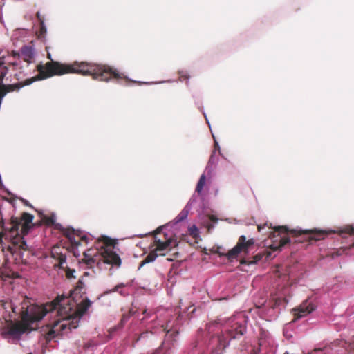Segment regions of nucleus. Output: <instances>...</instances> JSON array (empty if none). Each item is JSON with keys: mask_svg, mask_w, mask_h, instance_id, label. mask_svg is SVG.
<instances>
[{"mask_svg": "<svg viewBox=\"0 0 354 354\" xmlns=\"http://www.w3.org/2000/svg\"><path fill=\"white\" fill-rule=\"evenodd\" d=\"M47 58H48V59H49L50 60V62H54V61L53 60V59H52V57H51V55H50V53H48V54H47Z\"/></svg>", "mask_w": 354, "mask_h": 354, "instance_id": "393cba45", "label": "nucleus"}, {"mask_svg": "<svg viewBox=\"0 0 354 354\" xmlns=\"http://www.w3.org/2000/svg\"><path fill=\"white\" fill-rule=\"evenodd\" d=\"M353 349H354V344H353Z\"/></svg>", "mask_w": 354, "mask_h": 354, "instance_id": "2f4dec72", "label": "nucleus"}, {"mask_svg": "<svg viewBox=\"0 0 354 354\" xmlns=\"http://www.w3.org/2000/svg\"><path fill=\"white\" fill-rule=\"evenodd\" d=\"M120 294L122 295H124L122 291L120 292Z\"/></svg>", "mask_w": 354, "mask_h": 354, "instance_id": "c85d7f7f", "label": "nucleus"}, {"mask_svg": "<svg viewBox=\"0 0 354 354\" xmlns=\"http://www.w3.org/2000/svg\"><path fill=\"white\" fill-rule=\"evenodd\" d=\"M189 234L194 239H197L199 236L198 229L195 225H192L188 229Z\"/></svg>", "mask_w": 354, "mask_h": 354, "instance_id": "f3484780", "label": "nucleus"}, {"mask_svg": "<svg viewBox=\"0 0 354 354\" xmlns=\"http://www.w3.org/2000/svg\"><path fill=\"white\" fill-rule=\"evenodd\" d=\"M273 233V236L277 238L275 242L279 241L277 244L273 243L270 245V248L274 251L280 250L282 247L291 242L290 238L287 236L288 234L291 235L292 238H295L294 243H301L303 240L300 237L302 236H306L308 241H319L324 239V237L328 234L326 231L318 230L317 229L309 230H288L286 226L275 227Z\"/></svg>", "mask_w": 354, "mask_h": 354, "instance_id": "f03ea898", "label": "nucleus"}, {"mask_svg": "<svg viewBox=\"0 0 354 354\" xmlns=\"http://www.w3.org/2000/svg\"><path fill=\"white\" fill-rule=\"evenodd\" d=\"M246 328L244 325L238 322L232 323L226 328L225 333L219 335L212 339V343H216V348L212 349V354H222L223 351L233 339H240L245 333Z\"/></svg>", "mask_w": 354, "mask_h": 354, "instance_id": "20e7f679", "label": "nucleus"}, {"mask_svg": "<svg viewBox=\"0 0 354 354\" xmlns=\"http://www.w3.org/2000/svg\"><path fill=\"white\" fill-rule=\"evenodd\" d=\"M212 156L210 157L209 162H211V161H212Z\"/></svg>", "mask_w": 354, "mask_h": 354, "instance_id": "c756f323", "label": "nucleus"}, {"mask_svg": "<svg viewBox=\"0 0 354 354\" xmlns=\"http://www.w3.org/2000/svg\"><path fill=\"white\" fill-rule=\"evenodd\" d=\"M167 325L165 326H162L163 330L166 333V334L162 346L166 350L171 349L174 346V344L177 342V338L179 334L177 329H167Z\"/></svg>", "mask_w": 354, "mask_h": 354, "instance_id": "6e6552de", "label": "nucleus"}, {"mask_svg": "<svg viewBox=\"0 0 354 354\" xmlns=\"http://www.w3.org/2000/svg\"><path fill=\"white\" fill-rule=\"evenodd\" d=\"M262 257H263V255L261 254H257L253 257L252 261H248V260L243 259L241 261V264H248V265L252 264V263H256L258 261H259L260 260H261Z\"/></svg>", "mask_w": 354, "mask_h": 354, "instance_id": "dca6fc26", "label": "nucleus"}, {"mask_svg": "<svg viewBox=\"0 0 354 354\" xmlns=\"http://www.w3.org/2000/svg\"><path fill=\"white\" fill-rule=\"evenodd\" d=\"M206 182V177L205 174H202L199 178V180L196 185V192L200 194L203 189V187Z\"/></svg>", "mask_w": 354, "mask_h": 354, "instance_id": "2eb2a0df", "label": "nucleus"}, {"mask_svg": "<svg viewBox=\"0 0 354 354\" xmlns=\"http://www.w3.org/2000/svg\"><path fill=\"white\" fill-rule=\"evenodd\" d=\"M21 201H22V203L26 205V206H29V207H31V205L29 203V202L26 200V199H24V198H21Z\"/></svg>", "mask_w": 354, "mask_h": 354, "instance_id": "5701e85b", "label": "nucleus"}, {"mask_svg": "<svg viewBox=\"0 0 354 354\" xmlns=\"http://www.w3.org/2000/svg\"><path fill=\"white\" fill-rule=\"evenodd\" d=\"M124 286V283H120L114 287V288L111 290V292H118V290Z\"/></svg>", "mask_w": 354, "mask_h": 354, "instance_id": "aec40b11", "label": "nucleus"}, {"mask_svg": "<svg viewBox=\"0 0 354 354\" xmlns=\"http://www.w3.org/2000/svg\"><path fill=\"white\" fill-rule=\"evenodd\" d=\"M12 64L13 66H17V65H18V64H17V63H15H15H12Z\"/></svg>", "mask_w": 354, "mask_h": 354, "instance_id": "cd10ccee", "label": "nucleus"}, {"mask_svg": "<svg viewBox=\"0 0 354 354\" xmlns=\"http://www.w3.org/2000/svg\"><path fill=\"white\" fill-rule=\"evenodd\" d=\"M64 235L68 238L71 244L75 246H78L82 243H87V237L85 235L81 236L80 234L75 232L73 229H66L64 231Z\"/></svg>", "mask_w": 354, "mask_h": 354, "instance_id": "1a4fd4ad", "label": "nucleus"}, {"mask_svg": "<svg viewBox=\"0 0 354 354\" xmlns=\"http://www.w3.org/2000/svg\"><path fill=\"white\" fill-rule=\"evenodd\" d=\"M21 57L24 62L26 63L28 66L30 63L34 62L35 53L32 47L24 46L21 48Z\"/></svg>", "mask_w": 354, "mask_h": 354, "instance_id": "9b49d317", "label": "nucleus"}, {"mask_svg": "<svg viewBox=\"0 0 354 354\" xmlns=\"http://www.w3.org/2000/svg\"><path fill=\"white\" fill-rule=\"evenodd\" d=\"M19 275L17 272H15L10 269L1 270L0 269V279L5 280L6 279H17L19 278Z\"/></svg>", "mask_w": 354, "mask_h": 354, "instance_id": "f8f14e48", "label": "nucleus"}, {"mask_svg": "<svg viewBox=\"0 0 354 354\" xmlns=\"http://www.w3.org/2000/svg\"><path fill=\"white\" fill-rule=\"evenodd\" d=\"M173 259H168V261H171Z\"/></svg>", "mask_w": 354, "mask_h": 354, "instance_id": "7c9ffc66", "label": "nucleus"}, {"mask_svg": "<svg viewBox=\"0 0 354 354\" xmlns=\"http://www.w3.org/2000/svg\"><path fill=\"white\" fill-rule=\"evenodd\" d=\"M91 305L90 300L85 299L74 308L75 305L71 297L58 295L52 302L44 306H23L20 312L21 320L10 322L2 334L4 337L10 335L13 338L19 339L26 331L33 330L31 325L40 321L48 313H56L60 317L53 324L48 333V336H52L55 333L62 334L67 329L71 331L77 328L81 317L86 313Z\"/></svg>", "mask_w": 354, "mask_h": 354, "instance_id": "f257e3e1", "label": "nucleus"}, {"mask_svg": "<svg viewBox=\"0 0 354 354\" xmlns=\"http://www.w3.org/2000/svg\"><path fill=\"white\" fill-rule=\"evenodd\" d=\"M215 324H217L216 323H215ZM214 325V323H210L207 325L208 326V330H210V328L212 326Z\"/></svg>", "mask_w": 354, "mask_h": 354, "instance_id": "a878e982", "label": "nucleus"}, {"mask_svg": "<svg viewBox=\"0 0 354 354\" xmlns=\"http://www.w3.org/2000/svg\"><path fill=\"white\" fill-rule=\"evenodd\" d=\"M44 222L48 226H55V228L59 229L60 225L56 223L55 215L45 216L44 217Z\"/></svg>", "mask_w": 354, "mask_h": 354, "instance_id": "4468645a", "label": "nucleus"}, {"mask_svg": "<svg viewBox=\"0 0 354 354\" xmlns=\"http://www.w3.org/2000/svg\"><path fill=\"white\" fill-rule=\"evenodd\" d=\"M180 80L183 81L189 78V76L185 72H180Z\"/></svg>", "mask_w": 354, "mask_h": 354, "instance_id": "6ab92c4d", "label": "nucleus"}, {"mask_svg": "<svg viewBox=\"0 0 354 354\" xmlns=\"http://www.w3.org/2000/svg\"><path fill=\"white\" fill-rule=\"evenodd\" d=\"M105 247H102L100 251L89 249L84 252L86 263L92 266V263L102 260L104 263L112 266H120L121 265V259L119 255L113 251L110 247L113 245V240L105 238Z\"/></svg>", "mask_w": 354, "mask_h": 354, "instance_id": "7ed1b4c3", "label": "nucleus"}, {"mask_svg": "<svg viewBox=\"0 0 354 354\" xmlns=\"http://www.w3.org/2000/svg\"><path fill=\"white\" fill-rule=\"evenodd\" d=\"M82 285H83L82 282H81V281H80L78 282V283H77V286H76L75 289V291H78V290H79V291H80V289L82 288Z\"/></svg>", "mask_w": 354, "mask_h": 354, "instance_id": "4be33fe9", "label": "nucleus"}, {"mask_svg": "<svg viewBox=\"0 0 354 354\" xmlns=\"http://www.w3.org/2000/svg\"><path fill=\"white\" fill-rule=\"evenodd\" d=\"M149 334H152V333H149L148 331H146V332H144V333H141L140 337L137 340H139L140 339L145 338V337H147V335Z\"/></svg>", "mask_w": 354, "mask_h": 354, "instance_id": "412c9836", "label": "nucleus"}, {"mask_svg": "<svg viewBox=\"0 0 354 354\" xmlns=\"http://www.w3.org/2000/svg\"><path fill=\"white\" fill-rule=\"evenodd\" d=\"M162 228L163 227L160 226L154 231V243L156 248L140 262L139 269L144 265L154 261L158 256L165 255V251L169 250L172 247L177 245L176 241H174L171 236L167 237V234H164L165 240L157 238L156 235L160 234Z\"/></svg>", "mask_w": 354, "mask_h": 354, "instance_id": "39448f33", "label": "nucleus"}, {"mask_svg": "<svg viewBox=\"0 0 354 354\" xmlns=\"http://www.w3.org/2000/svg\"><path fill=\"white\" fill-rule=\"evenodd\" d=\"M188 215V211L186 209H183L180 213L176 216V222H180L185 220Z\"/></svg>", "mask_w": 354, "mask_h": 354, "instance_id": "a211bd4d", "label": "nucleus"}, {"mask_svg": "<svg viewBox=\"0 0 354 354\" xmlns=\"http://www.w3.org/2000/svg\"><path fill=\"white\" fill-rule=\"evenodd\" d=\"M254 244V241L253 239L247 240L245 236L241 235L239 238L236 245L227 252V257L229 259H233L241 252H245V253L248 252L250 247Z\"/></svg>", "mask_w": 354, "mask_h": 354, "instance_id": "0eeeda50", "label": "nucleus"}, {"mask_svg": "<svg viewBox=\"0 0 354 354\" xmlns=\"http://www.w3.org/2000/svg\"><path fill=\"white\" fill-rule=\"evenodd\" d=\"M313 305L308 301H304L297 309H295V320L300 319L314 310Z\"/></svg>", "mask_w": 354, "mask_h": 354, "instance_id": "9d476101", "label": "nucleus"}, {"mask_svg": "<svg viewBox=\"0 0 354 354\" xmlns=\"http://www.w3.org/2000/svg\"><path fill=\"white\" fill-rule=\"evenodd\" d=\"M12 55L14 57H21V53H17L15 51H12Z\"/></svg>", "mask_w": 354, "mask_h": 354, "instance_id": "b1692460", "label": "nucleus"}, {"mask_svg": "<svg viewBox=\"0 0 354 354\" xmlns=\"http://www.w3.org/2000/svg\"><path fill=\"white\" fill-rule=\"evenodd\" d=\"M50 254L52 258L58 261L57 266L60 269H65L64 264L66 263L67 250L63 247L56 245L52 248ZM75 272V270L66 267V277L68 279L74 278Z\"/></svg>", "mask_w": 354, "mask_h": 354, "instance_id": "423d86ee", "label": "nucleus"}, {"mask_svg": "<svg viewBox=\"0 0 354 354\" xmlns=\"http://www.w3.org/2000/svg\"><path fill=\"white\" fill-rule=\"evenodd\" d=\"M339 234L343 237H346V235H354V226L346 225L338 231Z\"/></svg>", "mask_w": 354, "mask_h": 354, "instance_id": "ddd939ff", "label": "nucleus"}, {"mask_svg": "<svg viewBox=\"0 0 354 354\" xmlns=\"http://www.w3.org/2000/svg\"><path fill=\"white\" fill-rule=\"evenodd\" d=\"M262 227L261 225H258V230L260 232L261 230Z\"/></svg>", "mask_w": 354, "mask_h": 354, "instance_id": "bb28decb", "label": "nucleus"}]
</instances>
